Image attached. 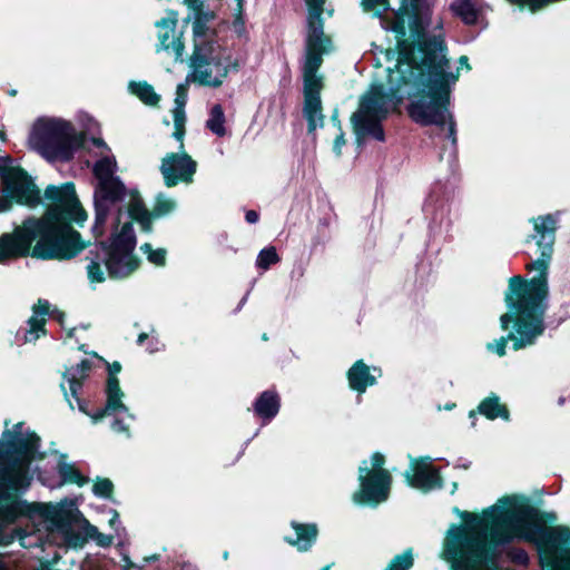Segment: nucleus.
<instances>
[{
    "instance_id": "f257e3e1",
    "label": "nucleus",
    "mask_w": 570,
    "mask_h": 570,
    "mask_svg": "<svg viewBox=\"0 0 570 570\" xmlns=\"http://www.w3.org/2000/svg\"><path fill=\"white\" fill-rule=\"evenodd\" d=\"M416 3L402 4L394 19L385 27L396 33L399 57L394 69L389 68L387 88L373 83L360 98L357 110L352 115L353 131L358 145L367 137L385 140L382 121L390 109L404 97L415 92L421 96L407 107L410 117L423 126H448V138L455 149L456 122L451 111V94L460 77V67L453 70L448 58V46L442 32L429 35L432 8L426 21Z\"/></svg>"
},
{
    "instance_id": "f03ea898",
    "label": "nucleus",
    "mask_w": 570,
    "mask_h": 570,
    "mask_svg": "<svg viewBox=\"0 0 570 570\" xmlns=\"http://www.w3.org/2000/svg\"><path fill=\"white\" fill-rule=\"evenodd\" d=\"M40 438L24 425L14 424L2 432L0 440V546L16 539L23 547L38 546L48 532L59 533L67 547L78 549L94 541L100 548L112 544L114 538L101 533L86 518L72 523L69 513L55 505L28 502L12 497L28 491L33 479L32 462L41 459Z\"/></svg>"
},
{
    "instance_id": "7ed1b4c3",
    "label": "nucleus",
    "mask_w": 570,
    "mask_h": 570,
    "mask_svg": "<svg viewBox=\"0 0 570 570\" xmlns=\"http://www.w3.org/2000/svg\"><path fill=\"white\" fill-rule=\"evenodd\" d=\"M463 524H452L444 539V557L453 570H482L495 566L499 548L513 541L546 546L556 553L570 544V529L564 525L546 527L539 510L525 497L500 499L481 517L454 509Z\"/></svg>"
},
{
    "instance_id": "20e7f679",
    "label": "nucleus",
    "mask_w": 570,
    "mask_h": 570,
    "mask_svg": "<svg viewBox=\"0 0 570 570\" xmlns=\"http://www.w3.org/2000/svg\"><path fill=\"white\" fill-rule=\"evenodd\" d=\"M46 214L27 218L12 233L0 236V263L31 255L39 259H70L85 247L71 223L81 225L87 214L80 206L75 185H50L43 194Z\"/></svg>"
},
{
    "instance_id": "39448f33",
    "label": "nucleus",
    "mask_w": 570,
    "mask_h": 570,
    "mask_svg": "<svg viewBox=\"0 0 570 570\" xmlns=\"http://www.w3.org/2000/svg\"><path fill=\"white\" fill-rule=\"evenodd\" d=\"M197 4L193 18V52L189 57L187 82L202 87L219 88L230 73L240 69L242 61L224 45L209 23L213 12L203 11L199 0H186Z\"/></svg>"
},
{
    "instance_id": "423d86ee",
    "label": "nucleus",
    "mask_w": 570,
    "mask_h": 570,
    "mask_svg": "<svg viewBox=\"0 0 570 570\" xmlns=\"http://www.w3.org/2000/svg\"><path fill=\"white\" fill-rule=\"evenodd\" d=\"M521 284L514 279L505 293L509 309L500 317V325L508 334L488 344V350L504 356L510 342L514 351L534 345L546 331L544 314L548 301L521 291Z\"/></svg>"
},
{
    "instance_id": "0eeeda50",
    "label": "nucleus",
    "mask_w": 570,
    "mask_h": 570,
    "mask_svg": "<svg viewBox=\"0 0 570 570\" xmlns=\"http://www.w3.org/2000/svg\"><path fill=\"white\" fill-rule=\"evenodd\" d=\"M560 216V212H556L529 219L532 225V232L524 240L530 257V262L525 267L529 272L534 273V275L530 281H524L521 276H513L509 281V284H512L514 279H518L521 284V291L524 289V292L547 301L549 294L548 274L554 252Z\"/></svg>"
},
{
    "instance_id": "6e6552de",
    "label": "nucleus",
    "mask_w": 570,
    "mask_h": 570,
    "mask_svg": "<svg viewBox=\"0 0 570 570\" xmlns=\"http://www.w3.org/2000/svg\"><path fill=\"white\" fill-rule=\"evenodd\" d=\"M136 235L130 222H126L120 230H114L108 242H100L90 249L87 259L88 278L91 283L106 279L105 269L110 278L120 279L131 275L139 266L135 255Z\"/></svg>"
},
{
    "instance_id": "1a4fd4ad",
    "label": "nucleus",
    "mask_w": 570,
    "mask_h": 570,
    "mask_svg": "<svg viewBox=\"0 0 570 570\" xmlns=\"http://www.w3.org/2000/svg\"><path fill=\"white\" fill-rule=\"evenodd\" d=\"M85 136L65 119H38L29 136L30 147L50 163L69 161L82 146Z\"/></svg>"
},
{
    "instance_id": "9d476101",
    "label": "nucleus",
    "mask_w": 570,
    "mask_h": 570,
    "mask_svg": "<svg viewBox=\"0 0 570 570\" xmlns=\"http://www.w3.org/2000/svg\"><path fill=\"white\" fill-rule=\"evenodd\" d=\"M117 170V160L111 154L100 156L92 167L97 184L94 193L95 223L91 230L96 237L105 233L108 216L114 212L119 214L121 210L126 186L116 176Z\"/></svg>"
},
{
    "instance_id": "9b49d317",
    "label": "nucleus",
    "mask_w": 570,
    "mask_h": 570,
    "mask_svg": "<svg viewBox=\"0 0 570 570\" xmlns=\"http://www.w3.org/2000/svg\"><path fill=\"white\" fill-rule=\"evenodd\" d=\"M307 6L305 58L302 67L303 75L317 73L323 63V56L330 51V39L324 35L322 14L330 17L333 9H325L326 0H305Z\"/></svg>"
},
{
    "instance_id": "f8f14e48",
    "label": "nucleus",
    "mask_w": 570,
    "mask_h": 570,
    "mask_svg": "<svg viewBox=\"0 0 570 570\" xmlns=\"http://www.w3.org/2000/svg\"><path fill=\"white\" fill-rule=\"evenodd\" d=\"M385 458L380 452L370 460H363L358 468L360 490L353 494L357 504L377 505L389 499L392 475L384 469Z\"/></svg>"
},
{
    "instance_id": "ddd939ff",
    "label": "nucleus",
    "mask_w": 570,
    "mask_h": 570,
    "mask_svg": "<svg viewBox=\"0 0 570 570\" xmlns=\"http://www.w3.org/2000/svg\"><path fill=\"white\" fill-rule=\"evenodd\" d=\"M105 394L106 404L102 409L91 415L94 422H97L104 416H111V430L116 433L126 434L129 438L130 433L128 421H135L136 416L129 412V409L124 403L125 393L120 389L117 376L111 375L108 377Z\"/></svg>"
},
{
    "instance_id": "4468645a",
    "label": "nucleus",
    "mask_w": 570,
    "mask_h": 570,
    "mask_svg": "<svg viewBox=\"0 0 570 570\" xmlns=\"http://www.w3.org/2000/svg\"><path fill=\"white\" fill-rule=\"evenodd\" d=\"M451 188L443 181L432 184L423 204V213L433 233L448 232L452 225L450 217Z\"/></svg>"
},
{
    "instance_id": "2eb2a0df",
    "label": "nucleus",
    "mask_w": 570,
    "mask_h": 570,
    "mask_svg": "<svg viewBox=\"0 0 570 570\" xmlns=\"http://www.w3.org/2000/svg\"><path fill=\"white\" fill-rule=\"evenodd\" d=\"M3 193L18 204L37 207L42 203L40 190L33 179L20 167L3 173Z\"/></svg>"
},
{
    "instance_id": "dca6fc26",
    "label": "nucleus",
    "mask_w": 570,
    "mask_h": 570,
    "mask_svg": "<svg viewBox=\"0 0 570 570\" xmlns=\"http://www.w3.org/2000/svg\"><path fill=\"white\" fill-rule=\"evenodd\" d=\"M164 185L168 188L180 183L191 184L197 171V163L185 151L168 153L159 166Z\"/></svg>"
},
{
    "instance_id": "f3484780",
    "label": "nucleus",
    "mask_w": 570,
    "mask_h": 570,
    "mask_svg": "<svg viewBox=\"0 0 570 570\" xmlns=\"http://www.w3.org/2000/svg\"><path fill=\"white\" fill-rule=\"evenodd\" d=\"M177 13L169 11L167 17L155 23L158 38L156 51H164L171 56L176 62H183L185 53L184 32L177 29Z\"/></svg>"
},
{
    "instance_id": "a211bd4d",
    "label": "nucleus",
    "mask_w": 570,
    "mask_h": 570,
    "mask_svg": "<svg viewBox=\"0 0 570 570\" xmlns=\"http://www.w3.org/2000/svg\"><path fill=\"white\" fill-rule=\"evenodd\" d=\"M431 456L410 458V466L404 472L407 484L424 493L443 488L440 470L432 465Z\"/></svg>"
},
{
    "instance_id": "6ab92c4d",
    "label": "nucleus",
    "mask_w": 570,
    "mask_h": 570,
    "mask_svg": "<svg viewBox=\"0 0 570 570\" xmlns=\"http://www.w3.org/2000/svg\"><path fill=\"white\" fill-rule=\"evenodd\" d=\"M177 209V202L174 197L158 193L155 197L153 210L149 212L139 199H135L128 210L129 216L139 223L146 233L151 232V219L161 218L173 214Z\"/></svg>"
},
{
    "instance_id": "aec40b11",
    "label": "nucleus",
    "mask_w": 570,
    "mask_h": 570,
    "mask_svg": "<svg viewBox=\"0 0 570 570\" xmlns=\"http://www.w3.org/2000/svg\"><path fill=\"white\" fill-rule=\"evenodd\" d=\"M92 367V362L82 360L75 366L67 367L62 373V382L60 383L65 399L69 406L73 409L72 400L76 401L77 407L80 412L87 413L86 402L80 397L82 384L89 376Z\"/></svg>"
},
{
    "instance_id": "412c9836",
    "label": "nucleus",
    "mask_w": 570,
    "mask_h": 570,
    "mask_svg": "<svg viewBox=\"0 0 570 570\" xmlns=\"http://www.w3.org/2000/svg\"><path fill=\"white\" fill-rule=\"evenodd\" d=\"M45 315H51L61 325L63 324L65 314L57 309L50 311V304L47 301L39 299L38 304L33 308V315L28 321L29 328L23 333V341L26 343L37 341L40 334L45 333Z\"/></svg>"
},
{
    "instance_id": "4be33fe9",
    "label": "nucleus",
    "mask_w": 570,
    "mask_h": 570,
    "mask_svg": "<svg viewBox=\"0 0 570 570\" xmlns=\"http://www.w3.org/2000/svg\"><path fill=\"white\" fill-rule=\"evenodd\" d=\"M281 399L276 391L262 392L253 404L254 413L262 419L263 424L269 423L279 412Z\"/></svg>"
},
{
    "instance_id": "5701e85b",
    "label": "nucleus",
    "mask_w": 570,
    "mask_h": 570,
    "mask_svg": "<svg viewBox=\"0 0 570 570\" xmlns=\"http://www.w3.org/2000/svg\"><path fill=\"white\" fill-rule=\"evenodd\" d=\"M292 528L294 530V537H285V541L293 547H296L298 551L305 552L312 548L317 537V527L314 523H298L292 521Z\"/></svg>"
},
{
    "instance_id": "b1692460",
    "label": "nucleus",
    "mask_w": 570,
    "mask_h": 570,
    "mask_svg": "<svg viewBox=\"0 0 570 570\" xmlns=\"http://www.w3.org/2000/svg\"><path fill=\"white\" fill-rule=\"evenodd\" d=\"M350 387L362 394L368 386L376 384V377L371 374L370 367L363 360L356 361L347 372Z\"/></svg>"
},
{
    "instance_id": "393cba45",
    "label": "nucleus",
    "mask_w": 570,
    "mask_h": 570,
    "mask_svg": "<svg viewBox=\"0 0 570 570\" xmlns=\"http://www.w3.org/2000/svg\"><path fill=\"white\" fill-rule=\"evenodd\" d=\"M450 8L465 24H474L481 11L479 0H454Z\"/></svg>"
},
{
    "instance_id": "a878e982",
    "label": "nucleus",
    "mask_w": 570,
    "mask_h": 570,
    "mask_svg": "<svg viewBox=\"0 0 570 570\" xmlns=\"http://www.w3.org/2000/svg\"><path fill=\"white\" fill-rule=\"evenodd\" d=\"M480 414L484 415L489 420H495L498 417L508 421L509 411L505 405L500 403V397L491 393L488 397L481 401L478 406Z\"/></svg>"
},
{
    "instance_id": "bb28decb",
    "label": "nucleus",
    "mask_w": 570,
    "mask_h": 570,
    "mask_svg": "<svg viewBox=\"0 0 570 570\" xmlns=\"http://www.w3.org/2000/svg\"><path fill=\"white\" fill-rule=\"evenodd\" d=\"M303 116L307 122L308 134H314L316 129L324 126V115L322 112V101L315 99L304 100Z\"/></svg>"
},
{
    "instance_id": "cd10ccee",
    "label": "nucleus",
    "mask_w": 570,
    "mask_h": 570,
    "mask_svg": "<svg viewBox=\"0 0 570 570\" xmlns=\"http://www.w3.org/2000/svg\"><path fill=\"white\" fill-rule=\"evenodd\" d=\"M128 91L137 96L147 106H156L160 100V96L147 81H129Z\"/></svg>"
},
{
    "instance_id": "c85d7f7f",
    "label": "nucleus",
    "mask_w": 570,
    "mask_h": 570,
    "mask_svg": "<svg viewBox=\"0 0 570 570\" xmlns=\"http://www.w3.org/2000/svg\"><path fill=\"white\" fill-rule=\"evenodd\" d=\"M66 455H61L58 462L57 471L62 483H75L83 485L89 480L73 465L65 461Z\"/></svg>"
},
{
    "instance_id": "c756f323",
    "label": "nucleus",
    "mask_w": 570,
    "mask_h": 570,
    "mask_svg": "<svg viewBox=\"0 0 570 570\" xmlns=\"http://www.w3.org/2000/svg\"><path fill=\"white\" fill-rule=\"evenodd\" d=\"M225 121L223 107L219 104L214 105L206 120V128L217 137H224L226 135Z\"/></svg>"
},
{
    "instance_id": "7c9ffc66",
    "label": "nucleus",
    "mask_w": 570,
    "mask_h": 570,
    "mask_svg": "<svg viewBox=\"0 0 570 570\" xmlns=\"http://www.w3.org/2000/svg\"><path fill=\"white\" fill-rule=\"evenodd\" d=\"M304 100L321 101L322 77L317 73L303 75Z\"/></svg>"
},
{
    "instance_id": "2f4dec72",
    "label": "nucleus",
    "mask_w": 570,
    "mask_h": 570,
    "mask_svg": "<svg viewBox=\"0 0 570 570\" xmlns=\"http://www.w3.org/2000/svg\"><path fill=\"white\" fill-rule=\"evenodd\" d=\"M279 262V256L274 246L263 248L256 258V267L267 271L272 265Z\"/></svg>"
},
{
    "instance_id": "473e14b6",
    "label": "nucleus",
    "mask_w": 570,
    "mask_h": 570,
    "mask_svg": "<svg viewBox=\"0 0 570 570\" xmlns=\"http://www.w3.org/2000/svg\"><path fill=\"white\" fill-rule=\"evenodd\" d=\"M173 118H174V126L175 131L173 136L180 141L179 148H184L183 138L185 136V122H186V112L185 108H177L174 107L173 109Z\"/></svg>"
},
{
    "instance_id": "72a5a7b5",
    "label": "nucleus",
    "mask_w": 570,
    "mask_h": 570,
    "mask_svg": "<svg viewBox=\"0 0 570 570\" xmlns=\"http://www.w3.org/2000/svg\"><path fill=\"white\" fill-rule=\"evenodd\" d=\"M144 254L147 255V259L157 266H164L166 263L167 252L164 248L154 249L150 244L145 243L140 246Z\"/></svg>"
},
{
    "instance_id": "f704fd0d",
    "label": "nucleus",
    "mask_w": 570,
    "mask_h": 570,
    "mask_svg": "<svg viewBox=\"0 0 570 570\" xmlns=\"http://www.w3.org/2000/svg\"><path fill=\"white\" fill-rule=\"evenodd\" d=\"M413 566V556L411 550H406L401 554L395 556L386 570H409Z\"/></svg>"
},
{
    "instance_id": "c9c22d12",
    "label": "nucleus",
    "mask_w": 570,
    "mask_h": 570,
    "mask_svg": "<svg viewBox=\"0 0 570 570\" xmlns=\"http://www.w3.org/2000/svg\"><path fill=\"white\" fill-rule=\"evenodd\" d=\"M187 77L184 82H180L176 88L175 107L185 108L188 99V86Z\"/></svg>"
},
{
    "instance_id": "e433bc0d",
    "label": "nucleus",
    "mask_w": 570,
    "mask_h": 570,
    "mask_svg": "<svg viewBox=\"0 0 570 570\" xmlns=\"http://www.w3.org/2000/svg\"><path fill=\"white\" fill-rule=\"evenodd\" d=\"M112 488H114V484L110 480L102 479V480L97 481L94 484L92 491H94L95 495H97V497L108 498V497H110V494L112 492Z\"/></svg>"
},
{
    "instance_id": "4c0bfd02",
    "label": "nucleus",
    "mask_w": 570,
    "mask_h": 570,
    "mask_svg": "<svg viewBox=\"0 0 570 570\" xmlns=\"http://www.w3.org/2000/svg\"><path fill=\"white\" fill-rule=\"evenodd\" d=\"M401 3L411 6H413V3H416L415 6H419L421 17H423V19L426 21L430 6L434 4V0H401Z\"/></svg>"
},
{
    "instance_id": "58836bf2",
    "label": "nucleus",
    "mask_w": 570,
    "mask_h": 570,
    "mask_svg": "<svg viewBox=\"0 0 570 570\" xmlns=\"http://www.w3.org/2000/svg\"><path fill=\"white\" fill-rule=\"evenodd\" d=\"M109 525L115 530V534L119 539V543H122L126 537V530L125 528L121 527L119 514L116 511H112V515L109 520Z\"/></svg>"
},
{
    "instance_id": "ea45409f",
    "label": "nucleus",
    "mask_w": 570,
    "mask_h": 570,
    "mask_svg": "<svg viewBox=\"0 0 570 570\" xmlns=\"http://www.w3.org/2000/svg\"><path fill=\"white\" fill-rule=\"evenodd\" d=\"M364 11H372L382 8L383 11L390 10L387 0H362Z\"/></svg>"
},
{
    "instance_id": "a19ab883",
    "label": "nucleus",
    "mask_w": 570,
    "mask_h": 570,
    "mask_svg": "<svg viewBox=\"0 0 570 570\" xmlns=\"http://www.w3.org/2000/svg\"><path fill=\"white\" fill-rule=\"evenodd\" d=\"M560 293L564 298V303L570 304V276L562 279L560 284Z\"/></svg>"
},
{
    "instance_id": "79ce46f5",
    "label": "nucleus",
    "mask_w": 570,
    "mask_h": 570,
    "mask_svg": "<svg viewBox=\"0 0 570 570\" xmlns=\"http://www.w3.org/2000/svg\"><path fill=\"white\" fill-rule=\"evenodd\" d=\"M14 167L13 160L9 156H1L0 155V174L1 178L3 179V173L7 170H11Z\"/></svg>"
},
{
    "instance_id": "37998d69",
    "label": "nucleus",
    "mask_w": 570,
    "mask_h": 570,
    "mask_svg": "<svg viewBox=\"0 0 570 570\" xmlns=\"http://www.w3.org/2000/svg\"><path fill=\"white\" fill-rule=\"evenodd\" d=\"M345 145V138H344V132L342 131V129L340 128V134L337 135V137L335 138L334 140V145H333V150L334 153L336 154V156H341L342 154V147Z\"/></svg>"
},
{
    "instance_id": "c03bdc74",
    "label": "nucleus",
    "mask_w": 570,
    "mask_h": 570,
    "mask_svg": "<svg viewBox=\"0 0 570 570\" xmlns=\"http://www.w3.org/2000/svg\"><path fill=\"white\" fill-rule=\"evenodd\" d=\"M163 347H164V345L158 341V338L151 337L148 342L146 350L149 353H155V352L163 350Z\"/></svg>"
},
{
    "instance_id": "a18cd8bd",
    "label": "nucleus",
    "mask_w": 570,
    "mask_h": 570,
    "mask_svg": "<svg viewBox=\"0 0 570 570\" xmlns=\"http://www.w3.org/2000/svg\"><path fill=\"white\" fill-rule=\"evenodd\" d=\"M245 219L248 224H256L259 219L258 213L255 210H247L245 214Z\"/></svg>"
},
{
    "instance_id": "49530a36",
    "label": "nucleus",
    "mask_w": 570,
    "mask_h": 570,
    "mask_svg": "<svg viewBox=\"0 0 570 570\" xmlns=\"http://www.w3.org/2000/svg\"><path fill=\"white\" fill-rule=\"evenodd\" d=\"M11 208V200L10 198L0 197V213L8 212Z\"/></svg>"
},
{
    "instance_id": "de8ad7c7",
    "label": "nucleus",
    "mask_w": 570,
    "mask_h": 570,
    "mask_svg": "<svg viewBox=\"0 0 570 570\" xmlns=\"http://www.w3.org/2000/svg\"><path fill=\"white\" fill-rule=\"evenodd\" d=\"M92 144L98 148H104L108 154H110L109 147L101 138H92Z\"/></svg>"
},
{
    "instance_id": "09e8293b",
    "label": "nucleus",
    "mask_w": 570,
    "mask_h": 570,
    "mask_svg": "<svg viewBox=\"0 0 570 570\" xmlns=\"http://www.w3.org/2000/svg\"><path fill=\"white\" fill-rule=\"evenodd\" d=\"M120 368H121V366L117 362L110 364L109 365V376L108 377H110L111 375L116 376V374L120 371Z\"/></svg>"
},
{
    "instance_id": "8fccbe9b",
    "label": "nucleus",
    "mask_w": 570,
    "mask_h": 570,
    "mask_svg": "<svg viewBox=\"0 0 570 570\" xmlns=\"http://www.w3.org/2000/svg\"><path fill=\"white\" fill-rule=\"evenodd\" d=\"M459 65H460V67H465L466 69H470L469 58L466 56H461L459 58Z\"/></svg>"
},
{
    "instance_id": "3c124183",
    "label": "nucleus",
    "mask_w": 570,
    "mask_h": 570,
    "mask_svg": "<svg viewBox=\"0 0 570 570\" xmlns=\"http://www.w3.org/2000/svg\"><path fill=\"white\" fill-rule=\"evenodd\" d=\"M248 295H249V292H247L244 297L240 299L237 308H236V312L240 311L243 308V306L245 305V303L247 302V298H248Z\"/></svg>"
},
{
    "instance_id": "603ef678",
    "label": "nucleus",
    "mask_w": 570,
    "mask_h": 570,
    "mask_svg": "<svg viewBox=\"0 0 570 570\" xmlns=\"http://www.w3.org/2000/svg\"><path fill=\"white\" fill-rule=\"evenodd\" d=\"M148 340V335L146 333H141L137 338V344L142 345V343Z\"/></svg>"
},
{
    "instance_id": "864d4df0",
    "label": "nucleus",
    "mask_w": 570,
    "mask_h": 570,
    "mask_svg": "<svg viewBox=\"0 0 570 570\" xmlns=\"http://www.w3.org/2000/svg\"><path fill=\"white\" fill-rule=\"evenodd\" d=\"M454 405H455V404H453V403H451V404H446V405L444 406V410H448V411H449V410H452V409L454 407Z\"/></svg>"
},
{
    "instance_id": "5fc2aeb1",
    "label": "nucleus",
    "mask_w": 570,
    "mask_h": 570,
    "mask_svg": "<svg viewBox=\"0 0 570 570\" xmlns=\"http://www.w3.org/2000/svg\"><path fill=\"white\" fill-rule=\"evenodd\" d=\"M558 403L559 405H562L564 403V397H559Z\"/></svg>"
},
{
    "instance_id": "6e6d98bb",
    "label": "nucleus",
    "mask_w": 570,
    "mask_h": 570,
    "mask_svg": "<svg viewBox=\"0 0 570 570\" xmlns=\"http://www.w3.org/2000/svg\"><path fill=\"white\" fill-rule=\"evenodd\" d=\"M228 556H229V554H228V551H225V552L223 553V558H224L225 560H227V559H228Z\"/></svg>"
},
{
    "instance_id": "4d7b16f0",
    "label": "nucleus",
    "mask_w": 570,
    "mask_h": 570,
    "mask_svg": "<svg viewBox=\"0 0 570 570\" xmlns=\"http://www.w3.org/2000/svg\"><path fill=\"white\" fill-rule=\"evenodd\" d=\"M332 119H333L334 121H338V120H337V112H335V114L332 116Z\"/></svg>"
},
{
    "instance_id": "13d9d810",
    "label": "nucleus",
    "mask_w": 570,
    "mask_h": 570,
    "mask_svg": "<svg viewBox=\"0 0 570 570\" xmlns=\"http://www.w3.org/2000/svg\"><path fill=\"white\" fill-rule=\"evenodd\" d=\"M331 566H325L321 570H330Z\"/></svg>"
},
{
    "instance_id": "bf43d9fd",
    "label": "nucleus",
    "mask_w": 570,
    "mask_h": 570,
    "mask_svg": "<svg viewBox=\"0 0 570 570\" xmlns=\"http://www.w3.org/2000/svg\"><path fill=\"white\" fill-rule=\"evenodd\" d=\"M556 570H570V567H568V568H558Z\"/></svg>"
},
{
    "instance_id": "052dcab7",
    "label": "nucleus",
    "mask_w": 570,
    "mask_h": 570,
    "mask_svg": "<svg viewBox=\"0 0 570 570\" xmlns=\"http://www.w3.org/2000/svg\"><path fill=\"white\" fill-rule=\"evenodd\" d=\"M73 331H75V328H70V331H69V334H68V335H69V336H71V335H72V333H73Z\"/></svg>"
},
{
    "instance_id": "680f3d73",
    "label": "nucleus",
    "mask_w": 570,
    "mask_h": 570,
    "mask_svg": "<svg viewBox=\"0 0 570 570\" xmlns=\"http://www.w3.org/2000/svg\"><path fill=\"white\" fill-rule=\"evenodd\" d=\"M0 570H4L2 561H0Z\"/></svg>"
},
{
    "instance_id": "e2e57ef3",
    "label": "nucleus",
    "mask_w": 570,
    "mask_h": 570,
    "mask_svg": "<svg viewBox=\"0 0 570 570\" xmlns=\"http://www.w3.org/2000/svg\"><path fill=\"white\" fill-rule=\"evenodd\" d=\"M456 483L453 484V490H452V493L456 490Z\"/></svg>"
},
{
    "instance_id": "0e129e2a",
    "label": "nucleus",
    "mask_w": 570,
    "mask_h": 570,
    "mask_svg": "<svg viewBox=\"0 0 570 570\" xmlns=\"http://www.w3.org/2000/svg\"><path fill=\"white\" fill-rule=\"evenodd\" d=\"M462 466H463L464 469H468V468H469V464L463 463V465H462Z\"/></svg>"
},
{
    "instance_id": "69168bd1",
    "label": "nucleus",
    "mask_w": 570,
    "mask_h": 570,
    "mask_svg": "<svg viewBox=\"0 0 570 570\" xmlns=\"http://www.w3.org/2000/svg\"><path fill=\"white\" fill-rule=\"evenodd\" d=\"M470 416H471V417H474V412H473V411H472V412H470Z\"/></svg>"
}]
</instances>
